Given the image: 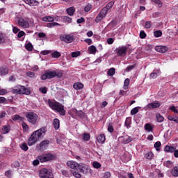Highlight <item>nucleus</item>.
Wrapping results in <instances>:
<instances>
[{
    "label": "nucleus",
    "instance_id": "20e7f679",
    "mask_svg": "<svg viewBox=\"0 0 178 178\" xmlns=\"http://www.w3.org/2000/svg\"><path fill=\"white\" fill-rule=\"evenodd\" d=\"M40 178H54V173L51 170L42 168L39 172Z\"/></svg>",
    "mask_w": 178,
    "mask_h": 178
},
{
    "label": "nucleus",
    "instance_id": "7c9ffc66",
    "mask_svg": "<svg viewBox=\"0 0 178 178\" xmlns=\"http://www.w3.org/2000/svg\"><path fill=\"white\" fill-rule=\"evenodd\" d=\"M54 20H55V19L54 17L51 16H45L42 18L43 22H54Z\"/></svg>",
    "mask_w": 178,
    "mask_h": 178
},
{
    "label": "nucleus",
    "instance_id": "13d9d810",
    "mask_svg": "<svg viewBox=\"0 0 178 178\" xmlns=\"http://www.w3.org/2000/svg\"><path fill=\"white\" fill-rule=\"evenodd\" d=\"M77 56H80V51H74L72 53V58H77Z\"/></svg>",
    "mask_w": 178,
    "mask_h": 178
},
{
    "label": "nucleus",
    "instance_id": "7ed1b4c3",
    "mask_svg": "<svg viewBox=\"0 0 178 178\" xmlns=\"http://www.w3.org/2000/svg\"><path fill=\"white\" fill-rule=\"evenodd\" d=\"M26 118L29 123L31 124H37L38 122V115L33 111L26 113Z\"/></svg>",
    "mask_w": 178,
    "mask_h": 178
},
{
    "label": "nucleus",
    "instance_id": "4d7b16f0",
    "mask_svg": "<svg viewBox=\"0 0 178 178\" xmlns=\"http://www.w3.org/2000/svg\"><path fill=\"white\" fill-rule=\"evenodd\" d=\"M24 35H26V33L23 31H20L18 32L17 37L18 38H22V37H24Z\"/></svg>",
    "mask_w": 178,
    "mask_h": 178
},
{
    "label": "nucleus",
    "instance_id": "49530a36",
    "mask_svg": "<svg viewBox=\"0 0 178 178\" xmlns=\"http://www.w3.org/2000/svg\"><path fill=\"white\" fill-rule=\"evenodd\" d=\"M92 166L95 169H99V168H101V163H99V162H97V161H94L92 163Z\"/></svg>",
    "mask_w": 178,
    "mask_h": 178
},
{
    "label": "nucleus",
    "instance_id": "6e6552de",
    "mask_svg": "<svg viewBox=\"0 0 178 178\" xmlns=\"http://www.w3.org/2000/svg\"><path fill=\"white\" fill-rule=\"evenodd\" d=\"M56 77V71H46V72L42 75V80H47V79H54Z\"/></svg>",
    "mask_w": 178,
    "mask_h": 178
},
{
    "label": "nucleus",
    "instance_id": "412c9836",
    "mask_svg": "<svg viewBox=\"0 0 178 178\" xmlns=\"http://www.w3.org/2000/svg\"><path fill=\"white\" fill-rule=\"evenodd\" d=\"M55 130H58L59 127H60V122L59 119L55 118L53 122Z\"/></svg>",
    "mask_w": 178,
    "mask_h": 178
},
{
    "label": "nucleus",
    "instance_id": "c85d7f7f",
    "mask_svg": "<svg viewBox=\"0 0 178 178\" xmlns=\"http://www.w3.org/2000/svg\"><path fill=\"white\" fill-rule=\"evenodd\" d=\"M103 19H105V17L99 13L95 18V22L96 23H99V22H101V20H103Z\"/></svg>",
    "mask_w": 178,
    "mask_h": 178
},
{
    "label": "nucleus",
    "instance_id": "58836bf2",
    "mask_svg": "<svg viewBox=\"0 0 178 178\" xmlns=\"http://www.w3.org/2000/svg\"><path fill=\"white\" fill-rule=\"evenodd\" d=\"M145 158H146V159H152V158H154V154L149 152L145 154Z\"/></svg>",
    "mask_w": 178,
    "mask_h": 178
},
{
    "label": "nucleus",
    "instance_id": "0e129e2a",
    "mask_svg": "<svg viewBox=\"0 0 178 178\" xmlns=\"http://www.w3.org/2000/svg\"><path fill=\"white\" fill-rule=\"evenodd\" d=\"M26 75L28 76V77H34L35 76V74L33 72H27Z\"/></svg>",
    "mask_w": 178,
    "mask_h": 178
},
{
    "label": "nucleus",
    "instance_id": "1a4fd4ad",
    "mask_svg": "<svg viewBox=\"0 0 178 178\" xmlns=\"http://www.w3.org/2000/svg\"><path fill=\"white\" fill-rule=\"evenodd\" d=\"M38 159L42 163L44 162H48V161H52V159H54V156L52 154L48 153L42 156H39Z\"/></svg>",
    "mask_w": 178,
    "mask_h": 178
},
{
    "label": "nucleus",
    "instance_id": "f8f14e48",
    "mask_svg": "<svg viewBox=\"0 0 178 178\" xmlns=\"http://www.w3.org/2000/svg\"><path fill=\"white\" fill-rule=\"evenodd\" d=\"M67 166H68L70 169H73L74 170H76L77 168H79V164H78L77 162L74 161H68L67 162Z\"/></svg>",
    "mask_w": 178,
    "mask_h": 178
},
{
    "label": "nucleus",
    "instance_id": "a19ab883",
    "mask_svg": "<svg viewBox=\"0 0 178 178\" xmlns=\"http://www.w3.org/2000/svg\"><path fill=\"white\" fill-rule=\"evenodd\" d=\"M152 2H154L156 5H157L158 8H162L163 3L161 0H152Z\"/></svg>",
    "mask_w": 178,
    "mask_h": 178
},
{
    "label": "nucleus",
    "instance_id": "09e8293b",
    "mask_svg": "<svg viewBox=\"0 0 178 178\" xmlns=\"http://www.w3.org/2000/svg\"><path fill=\"white\" fill-rule=\"evenodd\" d=\"M51 56H52V58H60V53L56 51L51 54Z\"/></svg>",
    "mask_w": 178,
    "mask_h": 178
},
{
    "label": "nucleus",
    "instance_id": "f03ea898",
    "mask_svg": "<svg viewBox=\"0 0 178 178\" xmlns=\"http://www.w3.org/2000/svg\"><path fill=\"white\" fill-rule=\"evenodd\" d=\"M49 106L54 110L59 112L61 116H65L66 115V111H65V106L62 104L55 102L54 100H48Z\"/></svg>",
    "mask_w": 178,
    "mask_h": 178
},
{
    "label": "nucleus",
    "instance_id": "052dcab7",
    "mask_svg": "<svg viewBox=\"0 0 178 178\" xmlns=\"http://www.w3.org/2000/svg\"><path fill=\"white\" fill-rule=\"evenodd\" d=\"M140 38H145L147 37V33L144 31H141L140 32Z\"/></svg>",
    "mask_w": 178,
    "mask_h": 178
},
{
    "label": "nucleus",
    "instance_id": "ea45409f",
    "mask_svg": "<svg viewBox=\"0 0 178 178\" xmlns=\"http://www.w3.org/2000/svg\"><path fill=\"white\" fill-rule=\"evenodd\" d=\"M113 5H115V1H111L104 8L110 10V9H112V7L113 6Z\"/></svg>",
    "mask_w": 178,
    "mask_h": 178
},
{
    "label": "nucleus",
    "instance_id": "f704fd0d",
    "mask_svg": "<svg viewBox=\"0 0 178 178\" xmlns=\"http://www.w3.org/2000/svg\"><path fill=\"white\" fill-rule=\"evenodd\" d=\"M115 73H116V70L114 67H111L110 70H108L107 74L108 76H114Z\"/></svg>",
    "mask_w": 178,
    "mask_h": 178
},
{
    "label": "nucleus",
    "instance_id": "aec40b11",
    "mask_svg": "<svg viewBox=\"0 0 178 178\" xmlns=\"http://www.w3.org/2000/svg\"><path fill=\"white\" fill-rule=\"evenodd\" d=\"M158 74H161V70H154V72L150 74V79H156L158 77Z\"/></svg>",
    "mask_w": 178,
    "mask_h": 178
},
{
    "label": "nucleus",
    "instance_id": "bb28decb",
    "mask_svg": "<svg viewBox=\"0 0 178 178\" xmlns=\"http://www.w3.org/2000/svg\"><path fill=\"white\" fill-rule=\"evenodd\" d=\"M88 51H89V54L95 55V54L97 53V47H95V46H94V45H92V46L89 47Z\"/></svg>",
    "mask_w": 178,
    "mask_h": 178
},
{
    "label": "nucleus",
    "instance_id": "bf43d9fd",
    "mask_svg": "<svg viewBox=\"0 0 178 178\" xmlns=\"http://www.w3.org/2000/svg\"><path fill=\"white\" fill-rule=\"evenodd\" d=\"M91 8H92L91 4H88L84 8L85 12H90V10H91Z\"/></svg>",
    "mask_w": 178,
    "mask_h": 178
},
{
    "label": "nucleus",
    "instance_id": "a878e982",
    "mask_svg": "<svg viewBox=\"0 0 178 178\" xmlns=\"http://www.w3.org/2000/svg\"><path fill=\"white\" fill-rule=\"evenodd\" d=\"M13 120H14L15 122H23V120H24V118L19 115H15L13 116Z\"/></svg>",
    "mask_w": 178,
    "mask_h": 178
},
{
    "label": "nucleus",
    "instance_id": "9d476101",
    "mask_svg": "<svg viewBox=\"0 0 178 178\" xmlns=\"http://www.w3.org/2000/svg\"><path fill=\"white\" fill-rule=\"evenodd\" d=\"M116 54L118 56H126V52H127V47L122 46L119 47L115 50Z\"/></svg>",
    "mask_w": 178,
    "mask_h": 178
},
{
    "label": "nucleus",
    "instance_id": "0eeeda50",
    "mask_svg": "<svg viewBox=\"0 0 178 178\" xmlns=\"http://www.w3.org/2000/svg\"><path fill=\"white\" fill-rule=\"evenodd\" d=\"M17 22L19 27H21L22 29H29V27H30L29 21L23 17H19Z\"/></svg>",
    "mask_w": 178,
    "mask_h": 178
},
{
    "label": "nucleus",
    "instance_id": "6e6d98bb",
    "mask_svg": "<svg viewBox=\"0 0 178 178\" xmlns=\"http://www.w3.org/2000/svg\"><path fill=\"white\" fill-rule=\"evenodd\" d=\"M113 131H114L113 125H112V124L110 123L108 127V131H109V133H113Z\"/></svg>",
    "mask_w": 178,
    "mask_h": 178
},
{
    "label": "nucleus",
    "instance_id": "5fc2aeb1",
    "mask_svg": "<svg viewBox=\"0 0 178 178\" xmlns=\"http://www.w3.org/2000/svg\"><path fill=\"white\" fill-rule=\"evenodd\" d=\"M19 31L20 29L17 26H13V33H14V34H17Z\"/></svg>",
    "mask_w": 178,
    "mask_h": 178
},
{
    "label": "nucleus",
    "instance_id": "cd10ccee",
    "mask_svg": "<svg viewBox=\"0 0 178 178\" xmlns=\"http://www.w3.org/2000/svg\"><path fill=\"white\" fill-rule=\"evenodd\" d=\"M171 175L174 177H178V167H174L171 171Z\"/></svg>",
    "mask_w": 178,
    "mask_h": 178
},
{
    "label": "nucleus",
    "instance_id": "423d86ee",
    "mask_svg": "<svg viewBox=\"0 0 178 178\" xmlns=\"http://www.w3.org/2000/svg\"><path fill=\"white\" fill-rule=\"evenodd\" d=\"M60 40L66 44H70L74 41V35L73 33L65 34L60 36Z\"/></svg>",
    "mask_w": 178,
    "mask_h": 178
},
{
    "label": "nucleus",
    "instance_id": "9b49d317",
    "mask_svg": "<svg viewBox=\"0 0 178 178\" xmlns=\"http://www.w3.org/2000/svg\"><path fill=\"white\" fill-rule=\"evenodd\" d=\"M161 106V102L158 101H155L154 102L148 104L145 108V109H156V108H159Z\"/></svg>",
    "mask_w": 178,
    "mask_h": 178
},
{
    "label": "nucleus",
    "instance_id": "a211bd4d",
    "mask_svg": "<svg viewBox=\"0 0 178 178\" xmlns=\"http://www.w3.org/2000/svg\"><path fill=\"white\" fill-rule=\"evenodd\" d=\"M6 41V33L0 31V45L5 44Z\"/></svg>",
    "mask_w": 178,
    "mask_h": 178
},
{
    "label": "nucleus",
    "instance_id": "6ab92c4d",
    "mask_svg": "<svg viewBox=\"0 0 178 178\" xmlns=\"http://www.w3.org/2000/svg\"><path fill=\"white\" fill-rule=\"evenodd\" d=\"M105 135L104 134H100L99 136L97 137V143H99V144H104L105 143Z\"/></svg>",
    "mask_w": 178,
    "mask_h": 178
},
{
    "label": "nucleus",
    "instance_id": "69168bd1",
    "mask_svg": "<svg viewBox=\"0 0 178 178\" xmlns=\"http://www.w3.org/2000/svg\"><path fill=\"white\" fill-rule=\"evenodd\" d=\"M103 177H104V178H110V177H111V172H106L104 174Z\"/></svg>",
    "mask_w": 178,
    "mask_h": 178
},
{
    "label": "nucleus",
    "instance_id": "864d4df0",
    "mask_svg": "<svg viewBox=\"0 0 178 178\" xmlns=\"http://www.w3.org/2000/svg\"><path fill=\"white\" fill-rule=\"evenodd\" d=\"M20 147L23 151H27L29 149V146L26 143H22Z\"/></svg>",
    "mask_w": 178,
    "mask_h": 178
},
{
    "label": "nucleus",
    "instance_id": "5701e85b",
    "mask_svg": "<svg viewBox=\"0 0 178 178\" xmlns=\"http://www.w3.org/2000/svg\"><path fill=\"white\" fill-rule=\"evenodd\" d=\"M175 149H176V147H175L166 145L164 148V151L165 152H170L172 154V153L175 152Z\"/></svg>",
    "mask_w": 178,
    "mask_h": 178
},
{
    "label": "nucleus",
    "instance_id": "680f3d73",
    "mask_svg": "<svg viewBox=\"0 0 178 178\" xmlns=\"http://www.w3.org/2000/svg\"><path fill=\"white\" fill-rule=\"evenodd\" d=\"M13 168H19L20 167V163L19 161H15L13 165Z\"/></svg>",
    "mask_w": 178,
    "mask_h": 178
},
{
    "label": "nucleus",
    "instance_id": "4be33fe9",
    "mask_svg": "<svg viewBox=\"0 0 178 178\" xmlns=\"http://www.w3.org/2000/svg\"><path fill=\"white\" fill-rule=\"evenodd\" d=\"M72 112L75 113L76 116H79V118L84 117V113L82 111H77V109L74 108L72 109Z\"/></svg>",
    "mask_w": 178,
    "mask_h": 178
},
{
    "label": "nucleus",
    "instance_id": "ddd939ff",
    "mask_svg": "<svg viewBox=\"0 0 178 178\" xmlns=\"http://www.w3.org/2000/svg\"><path fill=\"white\" fill-rule=\"evenodd\" d=\"M79 169L81 172V173H83V175H86V173L88 172V165L86 164L81 163L79 165Z\"/></svg>",
    "mask_w": 178,
    "mask_h": 178
},
{
    "label": "nucleus",
    "instance_id": "39448f33",
    "mask_svg": "<svg viewBox=\"0 0 178 178\" xmlns=\"http://www.w3.org/2000/svg\"><path fill=\"white\" fill-rule=\"evenodd\" d=\"M14 94H26L29 95L30 94V90L27 88L22 86H19L12 90Z\"/></svg>",
    "mask_w": 178,
    "mask_h": 178
},
{
    "label": "nucleus",
    "instance_id": "37998d69",
    "mask_svg": "<svg viewBox=\"0 0 178 178\" xmlns=\"http://www.w3.org/2000/svg\"><path fill=\"white\" fill-rule=\"evenodd\" d=\"M63 20L64 23H70L72 22V18L67 17V16H63Z\"/></svg>",
    "mask_w": 178,
    "mask_h": 178
},
{
    "label": "nucleus",
    "instance_id": "c9c22d12",
    "mask_svg": "<svg viewBox=\"0 0 178 178\" xmlns=\"http://www.w3.org/2000/svg\"><path fill=\"white\" fill-rule=\"evenodd\" d=\"M129 84H130V79H126L124 82V86H123L124 90H127V88H129Z\"/></svg>",
    "mask_w": 178,
    "mask_h": 178
},
{
    "label": "nucleus",
    "instance_id": "b1692460",
    "mask_svg": "<svg viewBox=\"0 0 178 178\" xmlns=\"http://www.w3.org/2000/svg\"><path fill=\"white\" fill-rule=\"evenodd\" d=\"M73 87L74 88V90H81V88H83L84 87V85L80 82H77L74 83Z\"/></svg>",
    "mask_w": 178,
    "mask_h": 178
},
{
    "label": "nucleus",
    "instance_id": "f3484780",
    "mask_svg": "<svg viewBox=\"0 0 178 178\" xmlns=\"http://www.w3.org/2000/svg\"><path fill=\"white\" fill-rule=\"evenodd\" d=\"M9 73V69L6 67H0V76H6Z\"/></svg>",
    "mask_w": 178,
    "mask_h": 178
},
{
    "label": "nucleus",
    "instance_id": "72a5a7b5",
    "mask_svg": "<svg viewBox=\"0 0 178 178\" xmlns=\"http://www.w3.org/2000/svg\"><path fill=\"white\" fill-rule=\"evenodd\" d=\"M56 26H60V24L58 22H50V23H47V27H49L50 29H51V27H55Z\"/></svg>",
    "mask_w": 178,
    "mask_h": 178
},
{
    "label": "nucleus",
    "instance_id": "393cba45",
    "mask_svg": "<svg viewBox=\"0 0 178 178\" xmlns=\"http://www.w3.org/2000/svg\"><path fill=\"white\" fill-rule=\"evenodd\" d=\"M9 131H10V127L8 125H5L3 127L2 129H1V133L3 134H8V133H9Z\"/></svg>",
    "mask_w": 178,
    "mask_h": 178
},
{
    "label": "nucleus",
    "instance_id": "de8ad7c7",
    "mask_svg": "<svg viewBox=\"0 0 178 178\" xmlns=\"http://www.w3.org/2000/svg\"><path fill=\"white\" fill-rule=\"evenodd\" d=\"M61 173L64 177H70V173L67 170H62Z\"/></svg>",
    "mask_w": 178,
    "mask_h": 178
},
{
    "label": "nucleus",
    "instance_id": "473e14b6",
    "mask_svg": "<svg viewBox=\"0 0 178 178\" xmlns=\"http://www.w3.org/2000/svg\"><path fill=\"white\" fill-rule=\"evenodd\" d=\"M74 12L75 10L73 7H70V8L67 9V13L69 16H73V15H74Z\"/></svg>",
    "mask_w": 178,
    "mask_h": 178
},
{
    "label": "nucleus",
    "instance_id": "f257e3e1",
    "mask_svg": "<svg viewBox=\"0 0 178 178\" xmlns=\"http://www.w3.org/2000/svg\"><path fill=\"white\" fill-rule=\"evenodd\" d=\"M45 133H47V129L45 127H42L35 131L28 140V145L29 147L34 145L41 138L45 136Z\"/></svg>",
    "mask_w": 178,
    "mask_h": 178
},
{
    "label": "nucleus",
    "instance_id": "c756f323",
    "mask_svg": "<svg viewBox=\"0 0 178 178\" xmlns=\"http://www.w3.org/2000/svg\"><path fill=\"white\" fill-rule=\"evenodd\" d=\"M156 119H157V122H159V123H162L165 118L160 113H157L156 115Z\"/></svg>",
    "mask_w": 178,
    "mask_h": 178
},
{
    "label": "nucleus",
    "instance_id": "79ce46f5",
    "mask_svg": "<svg viewBox=\"0 0 178 178\" xmlns=\"http://www.w3.org/2000/svg\"><path fill=\"white\" fill-rule=\"evenodd\" d=\"M161 143L159 141L154 143V148L156 149V151H161Z\"/></svg>",
    "mask_w": 178,
    "mask_h": 178
},
{
    "label": "nucleus",
    "instance_id": "2f4dec72",
    "mask_svg": "<svg viewBox=\"0 0 178 178\" xmlns=\"http://www.w3.org/2000/svg\"><path fill=\"white\" fill-rule=\"evenodd\" d=\"M25 48L26 51H33L34 47L33 46V44H31V42H29L25 45Z\"/></svg>",
    "mask_w": 178,
    "mask_h": 178
},
{
    "label": "nucleus",
    "instance_id": "3c124183",
    "mask_svg": "<svg viewBox=\"0 0 178 178\" xmlns=\"http://www.w3.org/2000/svg\"><path fill=\"white\" fill-rule=\"evenodd\" d=\"M8 94V90L0 88V95H6Z\"/></svg>",
    "mask_w": 178,
    "mask_h": 178
},
{
    "label": "nucleus",
    "instance_id": "c03bdc74",
    "mask_svg": "<svg viewBox=\"0 0 178 178\" xmlns=\"http://www.w3.org/2000/svg\"><path fill=\"white\" fill-rule=\"evenodd\" d=\"M154 35L156 37V38H158L159 37L162 36V31H156L154 32Z\"/></svg>",
    "mask_w": 178,
    "mask_h": 178
},
{
    "label": "nucleus",
    "instance_id": "e2e57ef3",
    "mask_svg": "<svg viewBox=\"0 0 178 178\" xmlns=\"http://www.w3.org/2000/svg\"><path fill=\"white\" fill-rule=\"evenodd\" d=\"M170 110L174 112V113H178V110L176 108L175 106H170Z\"/></svg>",
    "mask_w": 178,
    "mask_h": 178
},
{
    "label": "nucleus",
    "instance_id": "2eb2a0df",
    "mask_svg": "<svg viewBox=\"0 0 178 178\" xmlns=\"http://www.w3.org/2000/svg\"><path fill=\"white\" fill-rule=\"evenodd\" d=\"M155 51L156 52H160L161 54H165L168 51V47L166 46H156Z\"/></svg>",
    "mask_w": 178,
    "mask_h": 178
},
{
    "label": "nucleus",
    "instance_id": "338daca9",
    "mask_svg": "<svg viewBox=\"0 0 178 178\" xmlns=\"http://www.w3.org/2000/svg\"><path fill=\"white\" fill-rule=\"evenodd\" d=\"M24 130L27 131L29 130V125H27V124H26L25 122H23L22 124Z\"/></svg>",
    "mask_w": 178,
    "mask_h": 178
},
{
    "label": "nucleus",
    "instance_id": "774afa93",
    "mask_svg": "<svg viewBox=\"0 0 178 178\" xmlns=\"http://www.w3.org/2000/svg\"><path fill=\"white\" fill-rule=\"evenodd\" d=\"M151 22H146L145 23V29H151L152 27Z\"/></svg>",
    "mask_w": 178,
    "mask_h": 178
},
{
    "label": "nucleus",
    "instance_id": "8fccbe9b",
    "mask_svg": "<svg viewBox=\"0 0 178 178\" xmlns=\"http://www.w3.org/2000/svg\"><path fill=\"white\" fill-rule=\"evenodd\" d=\"M72 175L76 178H81V174L76 172V171H72Z\"/></svg>",
    "mask_w": 178,
    "mask_h": 178
},
{
    "label": "nucleus",
    "instance_id": "a18cd8bd",
    "mask_svg": "<svg viewBox=\"0 0 178 178\" xmlns=\"http://www.w3.org/2000/svg\"><path fill=\"white\" fill-rule=\"evenodd\" d=\"M38 2L37 0H31V2L29 3V6H38Z\"/></svg>",
    "mask_w": 178,
    "mask_h": 178
},
{
    "label": "nucleus",
    "instance_id": "4c0bfd02",
    "mask_svg": "<svg viewBox=\"0 0 178 178\" xmlns=\"http://www.w3.org/2000/svg\"><path fill=\"white\" fill-rule=\"evenodd\" d=\"M108 10L106 9V8L104 7V8H103L100 10L99 13H100L102 15L104 16V17H106V15H108Z\"/></svg>",
    "mask_w": 178,
    "mask_h": 178
},
{
    "label": "nucleus",
    "instance_id": "e433bc0d",
    "mask_svg": "<svg viewBox=\"0 0 178 178\" xmlns=\"http://www.w3.org/2000/svg\"><path fill=\"white\" fill-rule=\"evenodd\" d=\"M90 138V134L84 133L82 135V138H83V141H89Z\"/></svg>",
    "mask_w": 178,
    "mask_h": 178
},
{
    "label": "nucleus",
    "instance_id": "4468645a",
    "mask_svg": "<svg viewBox=\"0 0 178 178\" xmlns=\"http://www.w3.org/2000/svg\"><path fill=\"white\" fill-rule=\"evenodd\" d=\"M49 145V140H43L39 145V148L40 151H44V149H47V147Z\"/></svg>",
    "mask_w": 178,
    "mask_h": 178
},
{
    "label": "nucleus",
    "instance_id": "603ef678",
    "mask_svg": "<svg viewBox=\"0 0 178 178\" xmlns=\"http://www.w3.org/2000/svg\"><path fill=\"white\" fill-rule=\"evenodd\" d=\"M138 113V107H135L131 111V115H136Z\"/></svg>",
    "mask_w": 178,
    "mask_h": 178
},
{
    "label": "nucleus",
    "instance_id": "dca6fc26",
    "mask_svg": "<svg viewBox=\"0 0 178 178\" xmlns=\"http://www.w3.org/2000/svg\"><path fill=\"white\" fill-rule=\"evenodd\" d=\"M144 127L145 131H147V133H151L154 131V125H152V124L151 123L145 124Z\"/></svg>",
    "mask_w": 178,
    "mask_h": 178
}]
</instances>
